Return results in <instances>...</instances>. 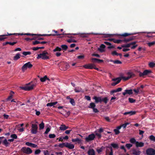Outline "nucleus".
Returning a JSON list of instances; mask_svg holds the SVG:
<instances>
[{
	"label": "nucleus",
	"instance_id": "f257e3e1",
	"mask_svg": "<svg viewBox=\"0 0 155 155\" xmlns=\"http://www.w3.org/2000/svg\"><path fill=\"white\" fill-rule=\"evenodd\" d=\"M40 58L44 60L49 59L50 58V55L46 51H45L42 53L38 54L37 58L39 59Z\"/></svg>",
	"mask_w": 155,
	"mask_h": 155
},
{
	"label": "nucleus",
	"instance_id": "f03ea898",
	"mask_svg": "<svg viewBox=\"0 0 155 155\" xmlns=\"http://www.w3.org/2000/svg\"><path fill=\"white\" fill-rule=\"evenodd\" d=\"M32 82L28 83L27 86L24 87H20V88L21 89L24 90L26 91H30L33 89L34 87L36 85V84H31L30 85H29Z\"/></svg>",
	"mask_w": 155,
	"mask_h": 155
},
{
	"label": "nucleus",
	"instance_id": "7ed1b4c3",
	"mask_svg": "<svg viewBox=\"0 0 155 155\" xmlns=\"http://www.w3.org/2000/svg\"><path fill=\"white\" fill-rule=\"evenodd\" d=\"M33 66V65L30 62H28L25 64L22 67L21 70L22 71L24 72L27 68H31Z\"/></svg>",
	"mask_w": 155,
	"mask_h": 155
},
{
	"label": "nucleus",
	"instance_id": "20e7f679",
	"mask_svg": "<svg viewBox=\"0 0 155 155\" xmlns=\"http://www.w3.org/2000/svg\"><path fill=\"white\" fill-rule=\"evenodd\" d=\"M38 127L36 124H31V132L32 134H35L38 132Z\"/></svg>",
	"mask_w": 155,
	"mask_h": 155
},
{
	"label": "nucleus",
	"instance_id": "39448f33",
	"mask_svg": "<svg viewBox=\"0 0 155 155\" xmlns=\"http://www.w3.org/2000/svg\"><path fill=\"white\" fill-rule=\"evenodd\" d=\"M145 152L146 155H155V150L152 148L147 149Z\"/></svg>",
	"mask_w": 155,
	"mask_h": 155
},
{
	"label": "nucleus",
	"instance_id": "423d86ee",
	"mask_svg": "<svg viewBox=\"0 0 155 155\" xmlns=\"http://www.w3.org/2000/svg\"><path fill=\"white\" fill-rule=\"evenodd\" d=\"M95 137V136L94 134H91L88 135V137L85 138V141L89 142L93 140Z\"/></svg>",
	"mask_w": 155,
	"mask_h": 155
},
{
	"label": "nucleus",
	"instance_id": "0eeeda50",
	"mask_svg": "<svg viewBox=\"0 0 155 155\" xmlns=\"http://www.w3.org/2000/svg\"><path fill=\"white\" fill-rule=\"evenodd\" d=\"M152 72L150 70H145L143 73L140 72L139 73V76L140 77H143L144 76L147 75Z\"/></svg>",
	"mask_w": 155,
	"mask_h": 155
},
{
	"label": "nucleus",
	"instance_id": "6e6552de",
	"mask_svg": "<svg viewBox=\"0 0 155 155\" xmlns=\"http://www.w3.org/2000/svg\"><path fill=\"white\" fill-rule=\"evenodd\" d=\"M21 151L24 153L27 154H29L32 153V150L29 147H23L21 149Z\"/></svg>",
	"mask_w": 155,
	"mask_h": 155
},
{
	"label": "nucleus",
	"instance_id": "1a4fd4ad",
	"mask_svg": "<svg viewBox=\"0 0 155 155\" xmlns=\"http://www.w3.org/2000/svg\"><path fill=\"white\" fill-rule=\"evenodd\" d=\"M121 80V79L120 78H113L112 79V81H116V82H113L111 84L112 86H115L117 84H118L120 83V81Z\"/></svg>",
	"mask_w": 155,
	"mask_h": 155
},
{
	"label": "nucleus",
	"instance_id": "9d476101",
	"mask_svg": "<svg viewBox=\"0 0 155 155\" xmlns=\"http://www.w3.org/2000/svg\"><path fill=\"white\" fill-rule=\"evenodd\" d=\"M94 64L92 63L88 64L83 66L84 68L86 69H93Z\"/></svg>",
	"mask_w": 155,
	"mask_h": 155
},
{
	"label": "nucleus",
	"instance_id": "9b49d317",
	"mask_svg": "<svg viewBox=\"0 0 155 155\" xmlns=\"http://www.w3.org/2000/svg\"><path fill=\"white\" fill-rule=\"evenodd\" d=\"M133 94V90L131 89H126L124 91V92L122 93V94L123 95L125 96L126 94H128L129 95Z\"/></svg>",
	"mask_w": 155,
	"mask_h": 155
},
{
	"label": "nucleus",
	"instance_id": "f8f14e48",
	"mask_svg": "<svg viewBox=\"0 0 155 155\" xmlns=\"http://www.w3.org/2000/svg\"><path fill=\"white\" fill-rule=\"evenodd\" d=\"M15 34H16L15 33L13 34H9L8 33H7V35H0V41H4L5 39L7 38L6 36L8 35H15Z\"/></svg>",
	"mask_w": 155,
	"mask_h": 155
},
{
	"label": "nucleus",
	"instance_id": "ddd939ff",
	"mask_svg": "<svg viewBox=\"0 0 155 155\" xmlns=\"http://www.w3.org/2000/svg\"><path fill=\"white\" fill-rule=\"evenodd\" d=\"M137 43V42L136 41H134L133 42H131L130 43L127 44L125 45H121V47L122 48H129L130 47V45H135V44H136Z\"/></svg>",
	"mask_w": 155,
	"mask_h": 155
},
{
	"label": "nucleus",
	"instance_id": "4468645a",
	"mask_svg": "<svg viewBox=\"0 0 155 155\" xmlns=\"http://www.w3.org/2000/svg\"><path fill=\"white\" fill-rule=\"evenodd\" d=\"M93 99L95 100V103H96L101 102V97L94 96Z\"/></svg>",
	"mask_w": 155,
	"mask_h": 155
},
{
	"label": "nucleus",
	"instance_id": "2eb2a0df",
	"mask_svg": "<svg viewBox=\"0 0 155 155\" xmlns=\"http://www.w3.org/2000/svg\"><path fill=\"white\" fill-rule=\"evenodd\" d=\"M91 60L92 62L94 63H100L103 62L104 61L103 60L99 59L96 58H92Z\"/></svg>",
	"mask_w": 155,
	"mask_h": 155
},
{
	"label": "nucleus",
	"instance_id": "dca6fc26",
	"mask_svg": "<svg viewBox=\"0 0 155 155\" xmlns=\"http://www.w3.org/2000/svg\"><path fill=\"white\" fill-rule=\"evenodd\" d=\"M54 31L55 32L56 34H49V35H39L40 36H54L55 35H62V34H58V31H57L54 30ZM65 35V34H64V33H63V34H62V35ZM65 35H67V34H65Z\"/></svg>",
	"mask_w": 155,
	"mask_h": 155
},
{
	"label": "nucleus",
	"instance_id": "f3484780",
	"mask_svg": "<svg viewBox=\"0 0 155 155\" xmlns=\"http://www.w3.org/2000/svg\"><path fill=\"white\" fill-rule=\"evenodd\" d=\"M127 77H123L122 78L125 81L131 78L132 76V74L130 72L127 73Z\"/></svg>",
	"mask_w": 155,
	"mask_h": 155
},
{
	"label": "nucleus",
	"instance_id": "a211bd4d",
	"mask_svg": "<svg viewBox=\"0 0 155 155\" xmlns=\"http://www.w3.org/2000/svg\"><path fill=\"white\" fill-rule=\"evenodd\" d=\"M133 153H132L135 155H140L141 153V151L139 150H137L134 149L132 150Z\"/></svg>",
	"mask_w": 155,
	"mask_h": 155
},
{
	"label": "nucleus",
	"instance_id": "6ab92c4d",
	"mask_svg": "<svg viewBox=\"0 0 155 155\" xmlns=\"http://www.w3.org/2000/svg\"><path fill=\"white\" fill-rule=\"evenodd\" d=\"M71 140L73 142L75 143V144L77 143L80 144L81 143L82 141V140L78 138H76L75 139H72Z\"/></svg>",
	"mask_w": 155,
	"mask_h": 155
},
{
	"label": "nucleus",
	"instance_id": "aec40b11",
	"mask_svg": "<svg viewBox=\"0 0 155 155\" xmlns=\"http://www.w3.org/2000/svg\"><path fill=\"white\" fill-rule=\"evenodd\" d=\"M136 113V112L135 111H131L129 112H127L124 113L123 114L124 115H127V114H129L130 116H132L135 114Z\"/></svg>",
	"mask_w": 155,
	"mask_h": 155
},
{
	"label": "nucleus",
	"instance_id": "412c9836",
	"mask_svg": "<svg viewBox=\"0 0 155 155\" xmlns=\"http://www.w3.org/2000/svg\"><path fill=\"white\" fill-rule=\"evenodd\" d=\"M105 48V46L104 44H101L100 46V48H98V50L101 52H103L104 51V49Z\"/></svg>",
	"mask_w": 155,
	"mask_h": 155
},
{
	"label": "nucleus",
	"instance_id": "4be33fe9",
	"mask_svg": "<svg viewBox=\"0 0 155 155\" xmlns=\"http://www.w3.org/2000/svg\"><path fill=\"white\" fill-rule=\"evenodd\" d=\"M122 88H118L114 90L111 91L110 92V94L111 95H112L114 93L120 91H122Z\"/></svg>",
	"mask_w": 155,
	"mask_h": 155
},
{
	"label": "nucleus",
	"instance_id": "5701e85b",
	"mask_svg": "<svg viewBox=\"0 0 155 155\" xmlns=\"http://www.w3.org/2000/svg\"><path fill=\"white\" fill-rule=\"evenodd\" d=\"M136 146L137 147H143L144 145V143L143 142H139L138 141H137L136 142Z\"/></svg>",
	"mask_w": 155,
	"mask_h": 155
},
{
	"label": "nucleus",
	"instance_id": "b1692460",
	"mask_svg": "<svg viewBox=\"0 0 155 155\" xmlns=\"http://www.w3.org/2000/svg\"><path fill=\"white\" fill-rule=\"evenodd\" d=\"M66 147L68 148L69 149H72L74 148V146L73 144H71L68 143L67 142Z\"/></svg>",
	"mask_w": 155,
	"mask_h": 155
},
{
	"label": "nucleus",
	"instance_id": "393cba45",
	"mask_svg": "<svg viewBox=\"0 0 155 155\" xmlns=\"http://www.w3.org/2000/svg\"><path fill=\"white\" fill-rule=\"evenodd\" d=\"M68 128V127H67L64 124H62L59 127V129L61 130H64Z\"/></svg>",
	"mask_w": 155,
	"mask_h": 155
},
{
	"label": "nucleus",
	"instance_id": "a878e982",
	"mask_svg": "<svg viewBox=\"0 0 155 155\" xmlns=\"http://www.w3.org/2000/svg\"><path fill=\"white\" fill-rule=\"evenodd\" d=\"M110 145L112 148L115 149H118L119 148V145L117 144L112 143L110 144Z\"/></svg>",
	"mask_w": 155,
	"mask_h": 155
},
{
	"label": "nucleus",
	"instance_id": "bb28decb",
	"mask_svg": "<svg viewBox=\"0 0 155 155\" xmlns=\"http://www.w3.org/2000/svg\"><path fill=\"white\" fill-rule=\"evenodd\" d=\"M135 34H136V33H124V34H122L121 35H120L121 36H123V37H127V36H130V35H135Z\"/></svg>",
	"mask_w": 155,
	"mask_h": 155
},
{
	"label": "nucleus",
	"instance_id": "cd10ccee",
	"mask_svg": "<svg viewBox=\"0 0 155 155\" xmlns=\"http://www.w3.org/2000/svg\"><path fill=\"white\" fill-rule=\"evenodd\" d=\"M87 153L88 155H95V151L93 149H89Z\"/></svg>",
	"mask_w": 155,
	"mask_h": 155
},
{
	"label": "nucleus",
	"instance_id": "c85d7f7f",
	"mask_svg": "<svg viewBox=\"0 0 155 155\" xmlns=\"http://www.w3.org/2000/svg\"><path fill=\"white\" fill-rule=\"evenodd\" d=\"M40 80L41 82H44L46 80H48L49 81H50V79L48 78L46 75L43 78H41Z\"/></svg>",
	"mask_w": 155,
	"mask_h": 155
},
{
	"label": "nucleus",
	"instance_id": "c756f323",
	"mask_svg": "<svg viewBox=\"0 0 155 155\" xmlns=\"http://www.w3.org/2000/svg\"><path fill=\"white\" fill-rule=\"evenodd\" d=\"M2 143L6 147H8L10 145V143L8 142L6 138L3 141Z\"/></svg>",
	"mask_w": 155,
	"mask_h": 155
},
{
	"label": "nucleus",
	"instance_id": "7c9ffc66",
	"mask_svg": "<svg viewBox=\"0 0 155 155\" xmlns=\"http://www.w3.org/2000/svg\"><path fill=\"white\" fill-rule=\"evenodd\" d=\"M20 54L19 53H18L14 56L13 59L14 60H17L20 58Z\"/></svg>",
	"mask_w": 155,
	"mask_h": 155
},
{
	"label": "nucleus",
	"instance_id": "2f4dec72",
	"mask_svg": "<svg viewBox=\"0 0 155 155\" xmlns=\"http://www.w3.org/2000/svg\"><path fill=\"white\" fill-rule=\"evenodd\" d=\"M74 91L76 92H79L82 91V89L80 87H75Z\"/></svg>",
	"mask_w": 155,
	"mask_h": 155
},
{
	"label": "nucleus",
	"instance_id": "473e14b6",
	"mask_svg": "<svg viewBox=\"0 0 155 155\" xmlns=\"http://www.w3.org/2000/svg\"><path fill=\"white\" fill-rule=\"evenodd\" d=\"M108 101V99L107 97H106L103 98L101 97V102H103L105 104H106Z\"/></svg>",
	"mask_w": 155,
	"mask_h": 155
},
{
	"label": "nucleus",
	"instance_id": "72a5a7b5",
	"mask_svg": "<svg viewBox=\"0 0 155 155\" xmlns=\"http://www.w3.org/2000/svg\"><path fill=\"white\" fill-rule=\"evenodd\" d=\"M96 106V105L95 103H90L89 106H88V107L89 108H91L92 109H93Z\"/></svg>",
	"mask_w": 155,
	"mask_h": 155
},
{
	"label": "nucleus",
	"instance_id": "f704fd0d",
	"mask_svg": "<svg viewBox=\"0 0 155 155\" xmlns=\"http://www.w3.org/2000/svg\"><path fill=\"white\" fill-rule=\"evenodd\" d=\"M63 66L65 68V69H64V71L66 70L69 67V65L67 63H64Z\"/></svg>",
	"mask_w": 155,
	"mask_h": 155
},
{
	"label": "nucleus",
	"instance_id": "c9c22d12",
	"mask_svg": "<svg viewBox=\"0 0 155 155\" xmlns=\"http://www.w3.org/2000/svg\"><path fill=\"white\" fill-rule=\"evenodd\" d=\"M106 148L109 149L110 150V152L109 153V155H113V152L112 147H107Z\"/></svg>",
	"mask_w": 155,
	"mask_h": 155
},
{
	"label": "nucleus",
	"instance_id": "e433bc0d",
	"mask_svg": "<svg viewBox=\"0 0 155 155\" xmlns=\"http://www.w3.org/2000/svg\"><path fill=\"white\" fill-rule=\"evenodd\" d=\"M39 129L40 130L43 129L44 128V124L43 122H42L40 124H39Z\"/></svg>",
	"mask_w": 155,
	"mask_h": 155
},
{
	"label": "nucleus",
	"instance_id": "4c0bfd02",
	"mask_svg": "<svg viewBox=\"0 0 155 155\" xmlns=\"http://www.w3.org/2000/svg\"><path fill=\"white\" fill-rule=\"evenodd\" d=\"M139 91H142L140 90V87H137V89H134L133 90V91L135 92L136 94H138Z\"/></svg>",
	"mask_w": 155,
	"mask_h": 155
},
{
	"label": "nucleus",
	"instance_id": "58836bf2",
	"mask_svg": "<svg viewBox=\"0 0 155 155\" xmlns=\"http://www.w3.org/2000/svg\"><path fill=\"white\" fill-rule=\"evenodd\" d=\"M61 47L62 49L64 51H66L68 48V46L66 45H62Z\"/></svg>",
	"mask_w": 155,
	"mask_h": 155
},
{
	"label": "nucleus",
	"instance_id": "ea45409f",
	"mask_svg": "<svg viewBox=\"0 0 155 155\" xmlns=\"http://www.w3.org/2000/svg\"><path fill=\"white\" fill-rule=\"evenodd\" d=\"M18 35H31V36H34V35H37L35 34H31L29 33H25V34H19Z\"/></svg>",
	"mask_w": 155,
	"mask_h": 155
},
{
	"label": "nucleus",
	"instance_id": "a19ab883",
	"mask_svg": "<svg viewBox=\"0 0 155 155\" xmlns=\"http://www.w3.org/2000/svg\"><path fill=\"white\" fill-rule=\"evenodd\" d=\"M67 142L60 143L59 144L58 146L61 148H63L64 147H66Z\"/></svg>",
	"mask_w": 155,
	"mask_h": 155
},
{
	"label": "nucleus",
	"instance_id": "79ce46f5",
	"mask_svg": "<svg viewBox=\"0 0 155 155\" xmlns=\"http://www.w3.org/2000/svg\"><path fill=\"white\" fill-rule=\"evenodd\" d=\"M149 138L151 140L155 142V137L153 135H150L149 137Z\"/></svg>",
	"mask_w": 155,
	"mask_h": 155
},
{
	"label": "nucleus",
	"instance_id": "37998d69",
	"mask_svg": "<svg viewBox=\"0 0 155 155\" xmlns=\"http://www.w3.org/2000/svg\"><path fill=\"white\" fill-rule=\"evenodd\" d=\"M123 41V40H117L114 39V41H113V42L115 43L119 44L121 42H122Z\"/></svg>",
	"mask_w": 155,
	"mask_h": 155
},
{
	"label": "nucleus",
	"instance_id": "c03bdc74",
	"mask_svg": "<svg viewBox=\"0 0 155 155\" xmlns=\"http://www.w3.org/2000/svg\"><path fill=\"white\" fill-rule=\"evenodd\" d=\"M137 141H136V140L134 138H131L130 140V142L132 143H134L136 144V142Z\"/></svg>",
	"mask_w": 155,
	"mask_h": 155
},
{
	"label": "nucleus",
	"instance_id": "a18cd8bd",
	"mask_svg": "<svg viewBox=\"0 0 155 155\" xmlns=\"http://www.w3.org/2000/svg\"><path fill=\"white\" fill-rule=\"evenodd\" d=\"M70 102L71 103V104L73 106H74L75 104V103L74 100L73 98L70 99Z\"/></svg>",
	"mask_w": 155,
	"mask_h": 155
},
{
	"label": "nucleus",
	"instance_id": "49530a36",
	"mask_svg": "<svg viewBox=\"0 0 155 155\" xmlns=\"http://www.w3.org/2000/svg\"><path fill=\"white\" fill-rule=\"evenodd\" d=\"M128 100L129 102L130 103H135L136 102V100L135 99H134L132 98H128Z\"/></svg>",
	"mask_w": 155,
	"mask_h": 155
},
{
	"label": "nucleus",
	"instance_id": "de8ad7c7",
	"mask_svg": "<svg viewBox=\"0 0 155 155\" xmlns=\"http://www.w3.org/2000/svg\"><path fill=\"white\" fill-rule=\"evenodd\" d=\"M61 48L58 47H57L53 50L54 52L56 51H61Z\"/></svg>",
	"mask_w": 155,
	"mask_h": 155
},
{
	"label": "nucleus",
	"instance_id": "09e8293b",
	"mask_svg": "<svg viewBox=\"0 0 155 155\" xmlns=\"http://www.w3.org/2000/svg\"><path fill=\"white\" fill-rule=\"evenodd\" d=\"M22 54L25 56H26L27 55H30L31 54V52L30 51H23Z\"/></svg>",
	"mask_w": 155,
	"mask_h": 155
},
{
	"label": "nucleus",
	"instance_id": "8fccbe9b",
	"mask_svg": "<svg viewBox=\"0 0 155 155\" xmlns=\"http://www.w3.org/2000/svg\"><path fill=\"white\" fill-rule=\"evenodd\" d=\"M147 44L149 46L151 47L155 45V41H153L152 42H148L147 43Z\"/></svg>",
	"mask_w": 155,
	"mask_h": 155
},
{
	"label": "nucleus",
	"instance_id": "3c124183",
	"mask_svg": "<svg viewBox=\"0 0 155 155\" xmlns=\"http://www.w3.org/2000/svg\"><path fill=\"white\" fill-rule=\"evenodd\" d=\"M10 137L14 140V139H17V136L15 134H11Z\"/></svg>",
	"mask_w": 155,
	"mask_h": 155
},
{
	"label": "nucleus",
	"instance_id": "603ef678",
	"mask_svg": "<svg viewBox=\"0 0 155 155\" xmlns=\"http://www.w3.org/2000/svg\"><path fill=\"white\" fill-rule=\"evenodd\" d=\"M149 67L150 68H153L155 66V64L153 62H151L149 64Z\"/></svg>",
	"mask_w": 155,
	"mask_h": 155
},
{
	"label": "nucleus",
	"instance_id": "864d4df0",
	"mask_svg": "<svg viewBox=\"0 0 155 155\" xmlns=\"http://www.w3.org/2000/svg\"><path fill=\"white\" fill-rule=\"evenodd\" d=\"M67 41L68 43H71L72 42H76L77 41L75 40H73L72 39H70L67 40Z\"/></svg>",
	"mask_w": 155,
	"mask_h": 155
},
{
	"label": "nucleus",
	"instance_id": "5fc2aeb1",
	"mask_svg": "<svg viewBox=\"0 0 155 155\" xmlns=\"http://www.w3.org/2000/svg\"><path fill=\"white\" fill-rule=\"evenodd\" d=\"M114 63L115 64H121L122 63V62L120 61L116 60L114 61Z\"/></svg>",
	"mask_w": 155,
	"mask_h": 155
},
{
	"label": "nucleus",
	"instance_id": "6e6d98bb",
	"mask_svg": "<svg viewBox=\"0 0 155 155\" xmlns=\"http://www.w3.org/2000/svg\"><path fill=\"white\" fill-rule=\"evenodd\" d=\"M56 137L55 135L54 134H50L49 135V137L50 138H53Z\"/></svg>",
	"mask_w": 155,
	"mask_h": 155
},
{
	"label": "nucleus",
	"instance_id": "4d7b16f0",
	"mask_svg": "<svg viewBox=\"0 0 155 155\" xmlns=\"http://www.w3.org/2000/svg\"><path fill=\"white\" fill-rule=\"evenodd\" d=\"M77 58L78 59H82L84 58V55H79L77 56Z\"/></svg>",
	"mask_w": 155,
	"mask_h": 155
},
{
	"label": "nucleus",
	"instance_id": "13d9d810",
	"mask_svg": "<svg viewBox=\"0 0 155 155\" xmlns=\"http://www.w3.org/2000/svg\"><path fill=\"white\" fill-rule=\"evenodd\" d=\"M132 146V145L130 143H127L126 145V147L128 149L130 148Z\"/></svg>",
	"mask_w": 155,
	"mask_h": 155
},
{
	"label": "nucleus",
	"instance_id": "bf43d9fd",
	"mask_svg": "<svg viewBox=\"0 0 155 155\" xmlns=\"http://www.w3.org/2000/svg\"><path fill=\"white\" fill-rule=\"evenodd\" d=\"M114 132L115 133V134L116 135L120 133V132L119 131V130H118V129H114Z\"/></svg>",
	"mask_w": 155,
	"mask_h": 155
},
{
	"label": "nucleus",
	"instance_id": "052dcab7",
	"mask_svg": "<svg viewBox=\"0 0 155 155\" xmlns=\"http://www.w3.org/2000/svg\"><path fill=\"white\" fill-rule=\"evenodd\" d=\"M12 93L13 94H14V93L13 91H11L10 93V95L8 97V100H10V99H11V98H12Z\"/></svg>",
	"mask_w": 155,
	"mask_h": 155
},
{
	"label": "nucleus",
	"instance_id": "680f3d73",
	"mask_svg": "<svg viewBox=\"0 0 155 155\" xmlns=\"http://www.w3.org/2000/svg\"><path fill=\"white\" fill-rule=\"evenodd\" d=\"M41 152V151L40 150H37L35 151V154H38L40 153Z\"/></svg>",
	"mask_w": 155,
	"mask_h": 155
},
{
	"label": "nucleus",
	"instance_id": "e2e57ef3",
	"mask_svg": "<svg viewBox=\"0 0 155 155\" xmlns=\"http://www.w3.org/2000/svg\"><path fill=\"white\" fill-rule=\"evenodd\" d=\"M40 42L39 41H38L36 40L34 41H33L32 42L33 44V45H35L36 44H40Z\"/></svg>",
	"mask_w": 155,
	"mask_h": 155
},
{
	"label": "nucleus",
	"instance_id": "0e129e2a",
	"mask_svg": "<svg viewBox=\"0 0 155 155\" xmlns=\"http://www.w3.org/2000/svg\"><path fill=\"white\" fill-rule=\"evenodd\" d=\"M95 134L96 136H98V139L100 138L101 137V134L100 133H99L96 132L95 133Z\"/></svg>",
	"mask_w": 155,
	"mask_h": 155
},
{
	"label": "nucleus",
	"instance_id": "69168bd1",
	"mask_svg": "<svg viewBox=\"0 0 155 155\" xmlns=\"http://www.w3.org/2000/svg\"><path fill=\"white\" fill-rule=\"evenodd\" d=\"M50 129L49 127H48L46 129V131L44 133L46 134H48L49 131H50Z\"/></svg>",
	"mask_w": 155,
	"mask_h": 155
},
{
	"label": "nucleus",
	"instance_id": "338daca9",
	"mask_svg": "<svg viewBox=\"0 0 155 155\" xmlns=\"http://www.w3.org/2000/svg\"><path fill=\"white\" fill-rule=\"evenodd\" d=\"M111 54L113 56L114 55L117 56L118 53L116 51H114L111 53Z\"/></svg>",
	"mask_w": 155,
	"mask_h": 155
},
{
	"label": "nucleus",
	"instance_id": "774afa93",
	"mask_svg": "<svg viewBox=\"0 0 155 155\" xmlns=\"http://www.w3.org/2000/svg\"><path fill=\"white\" fill-rule=\"evenodd\" d=\"M46 106L48 107V106L51 107L52 106H54L52 102H50V103H48L47 104Z\"/></svg>",
	"mask_w": 155,
	"mask_h": 155
}]
</instances>
